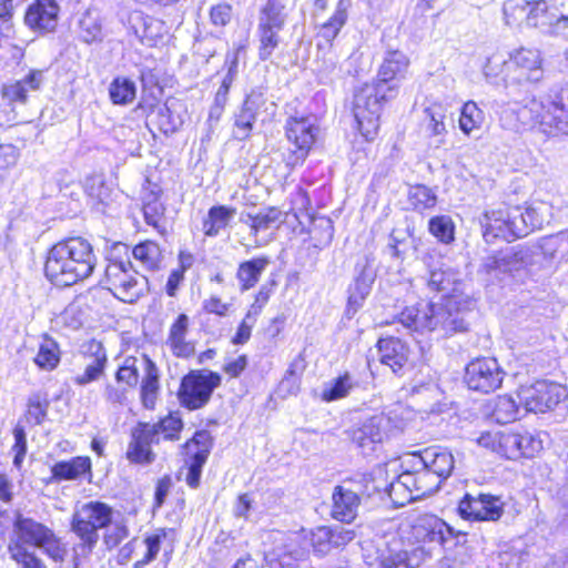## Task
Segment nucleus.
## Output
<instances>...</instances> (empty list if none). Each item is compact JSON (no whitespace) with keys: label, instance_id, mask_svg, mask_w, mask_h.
<instances>
[{"label":"nucleus","instance_id":"c9c22d12","mask_svg":"<svg viewBox=\"0 0 568 568\" xmlns=\"http://www.w3.org/2000/svg\"><path fill=\"white\" fill-rule=\"evenodd\" d=\"M240 222L247 225L251 230V234L257 237L260 233L276 227L282 223V212L276 207H268L253 213H242Z\"/></svg>","mask_w":568,"mask_h":568},{"label":"nucleus","instance_id":"39448f33","mask_svg":"<svg viewBox=\"0 0 568 568\" xmlns=\"http://www.w3.org/2000/svg\"><path fill=\"white\" fill-rule=\"evenodd\" d=\"M499 120L503 128L515 132L535 130L547 136L568 135V91L508 106Z\"/></svg>","mask_w":568,"mask_h":568},{"label":"nucleus","instance_id":"a18cd8bd","mask_svg":"<svg viewBox=\"0 0 568 568\" xmlns=\"http://www.w3.org/2000/svg\"><path fill=\"white\" fill-rule=\"evenodd\" d=\"M109 94L114 104H129L135 99V83L128 78L116 77L110 83Z\"/></svg>","mask_w":568,"mask_h":568},{"label":"nucleus","instance_id":"bf43d9fd","mask_svg":"<svg viewBox=\"0 0 568 568\" xmlns=\"http://www.w3.org/2000/svg\"><path fill=\"white\" fill-rule=\"evenodd\" d=\"M88 193L97 205V210L105 212L110 205L111 190L100 179H92L91 184L88 185Z\"/></svg>","mask_w":568,"mask_h":568},{"label":"nucleus","instance_id":"4c0bfd02","mask_svg":"<svg viewBox=\"0 0 568 568\" xmlns=\"http://www.w3.org/2000/svg\"><path fill=\"white\" fill-rule=\"evenodd\" d=\"M236 210L225 205L212 206L207 217L203 222V232L206 236L214 237L224 230L234 217Z\"/></svg>","mask_w":568,"mask_h":568},{"label":"nucleus","instance_id":"de8ad7c7","mask_svg":"<svg viewBox=\"0 0 568 568\" xmlns=\"http://www.w3.org/2000/svg\"><path fill=\"white\" fill-rule=\"evenodd\" d=\"M141 368V358L125 357L115 373L116 383L126 386L129 389L135 388L140 379Z\"/></svg>","mask_w":568,"mask_h":568},{"label":"nucleus","instance_id":"aec40b11","mask_svg":"<svg viewBox=\"0 0 568 568\" xmlns=\"http://www.w3.org/2000/svg\"><path fill=\"white\" fill-rule=\"evenodd\" d=\"M541 449L540 435L529 430L505 433L501 439V455L508 459L532 458Z\"/></svg>","mask_w":568,"mask_h":568},{"label":"nucleus","instance_id":"37998d69","mask_svg":"<svg viewBox=\"0 0 568 568\" xmlns=\"http://www.w3.org/2000/svg\"><path fill=\"white\" fill-rule=\"evenodd\" d=\"M79 36L87 42L91 43L102 39V24L100 14L94 9H88L79 19Z\"/></svg>","mask_w":568,"mask_h":568},{"label":"nucleus","instance_id":"79ce46f5","mask_svg":"<svg viewBox=\"0 0 568 568\" xmlns=\"http://www.w3.org/2000/svg\"><path fill=\"white\" fill-rule=\"evenodd\" d=\"M357 386L358 382L354 376L349 373H345L325 385L322 392V398L325 402L344 398Z\"/></svg>","mask_w":568,"mask_h":568},{"label":"nucleus","instance_id":"f704fd0d","mask_svg":"<svg viewBox=\"0 0 568 568\" xmlns=\"http://www.w3.org/2000/svg\"><path fill=\"white\" fill-rule=\"evenodd\" d=\"M349 7V0H338L332 17L320 27L317 36L325 40V43H322L323 47L333 48L334 39L347 21Z\"/></svg>","mask_w":568,"mask_h":568},{"label":"nucleus","instance_id":"423d86ee","mask_svg":"<svg viewBox=\"0 0 568 568\" xmlns=\"http://www.w3.org/2000/svg\"><path fill=\"white\" fill-rule=\"evenodd\" d=\"M97 256L89 241L70 237L54 244L47 256L44 273L55 286H71L91 276Z\"/></svg>","mask_w":568,"mask_h":568},{"label":"nucleus","instance_id":"338daca9","mask_svg":"<svg viewBox=\"0 0 568 568\" xmlns=\"http://www.w3.org/2000/svg\"><path fill=\"white\" fill-rule=\"evenodd\" d=\"M256 321L257 316L247 312L240 323L237 331L232 338V343L235 345L245 344L251 337L252 328L256 324Z\"/></svg>","mask_w":568,"mask_h":568},{"label":"nucleus","instance_id":"20e7f679","mask_svg":"<svg viewBox=\"0 0 568 568\" xmlns=\"http://www.w3.org/2000/svg\"><path fill=\"white\" fill-rule=\"evenodd\" d=\"M409 67L407 55L398 50L387 51L378 70V80L357 88L353 98V114L357 129L367 141L377 135L384 103L396 95L390 81L405 78Z\"/></svg>","mask_w":568,"mask_h":568},{"label":"nucleus","instance_id":"4be33fe9","mask_svg":"<svg viewBox=\"0 0 568 568\" xmlns=\"http://www.w3.org/2000/svg\"><path fill=\"white\" fill-rule=\"evenodd\" d=\"M509 62L518 73L519 81L538 82L544 75L542 58L537 49H516L509 54Z\"/></svg>","mask_w":568,"mask_h":568},{"label":"nucleus","instance_id":"a211bd4d","mask_svg":"<svg viewBox=\"0 0 568 568\" xmlns=\"http://www.w3.org/2000/svg\"><path fill=\"white\" fill-rule=\"evenodd\" d=\"M504 501L491 494H466L458 504V511L465 519L497 521L504 514Z\"/></svg>","mask_w":568,"mask_h":568},{"label":"nucleus","instance_id":"69168bd1","mask_svg":"<svg viewBox=\"0 0 568 568\" xmlns=\"http://www.w3.org/2000/svg\"><path fill=\"white\" fill-rule=\"evenodd\" d=\"M312 545L320 554L328 552L333 548L331 527L316 528L312 534Z\"/></svg>","mask_w":568,"mask_h":568},{"label":"nucleus","instance_id":"3c124183","mask_svg":"<svg viewBox=\"0 0 568 568\" xmlns=\"http://www.w3.org/2000/svg\"><path fill=\"white\" fill-rule=\"evenodd\" d=\"M49 408L45 394L34 393L28 399L26 419L29 424L40 425L44 422Z\"/></svg>","mask_w":568,"mask_h":568},{"label":"nucleus","instance_id":"9d476101","mask_svg":"<svg viewBox=\"0 0 568 568\" xmlns=\"http://www.w3.org/2000/svg\"><path fill=\"white\" fill-rule=\"evenodd\" d=\"M181 418L169 415L159 423H139L132 430V440L126 450V457L133 463H150L152 453L150 445L161 438L174 440L182 429Z\"/></svg>","mask_w":568,"mask_h":568},{"label":"nucleus","instance_id":"dca6fc26","mask_svg":"<svg viewBox=\"0 0 568 568\" xmlns=\"http://www.w3.org/2000/svg\"><path fill=\"white\" fill-rule=\"evenodd\" d=\"M505 372L494 357L473 359L465 369V383L471 390L488 394L501 386Z\"/></svg>","mask_w":568,"mask_h":568},{"label":"nucleus","instance_id":"9b49d317","mask_svg":"<svg viewBox=\"0 0 568 568\" xmlns=\"http://www.w3.org/2000/svg\"><path fill=\"white\" fill-rule=\"evenodd\" d=\"M480 224L486 242H493L496 239L511 242L527 235V226L520 206L503 205L486 211L480 219Z\"/></svg>","mask_w":568,"mask_h":568},{"label":"nucleus","instance_id":"e2e57ef3","mask_svg":"<svg viewBox=\"0 0 568 568\" xmlns=\"http://www.w3.org/2000/svg\"><path fill=\"white\" fill-rule=\"evenodd\" d=\"M104 542L109 549L116 547L129 535L126 526L122 523H113L104 528Z\"/></svg>","mask_w":568,"mask_h":568},{"label":"nucleus","instance_id":"09e8293b","mask_svg":"<svg viewBox=\"0 0 568 568\" xmlns=\"http://www.w3.org/2000/svg\"><path fill=\"white\" fill-rule=\"evenodd\" d=\"M519 407L511 396H498L494 400L491 416L498 424H508L516 420Z\"/></svg>","mask_w":568,"mask_h":568},{"label":"nucleus","instance_id":"b1692460","mask_svg":"<svg viewBox=\"0 0 568 568\" xmlns=\"http://www.w3.org/2000/svg\"><path fill=\"white\" fill-rule=\"evenodd\" d=\"M189 326L186 314H180L170 325L165 345L175 357L189 358L195 353L194 343L187 339Z\"/></svg>","mask_w":568,"mask_h":568},{"label":"nucleus","instance_id":"774afa93","mask_svg":"<svg viewBox=\"0 0 568 568\" xmlns=\"http://www.w3.org/2000/svg\"><path fill=\"white\" fill-rule=\"evenodd\" d=\"M232 19V7L227 3H219L210 10L211 23L215 27H225Z\"/></svg>","mask_w":568,"mask_h":568},{"label":"nucleus","instance_id":"bb28decb","mask_svg":"<svg viewBox=\"0 0 568 568\" xmlns=\"http://www.w3.org/2000/svg\"><path fill=\"white\" fill-rule=\"evenodd\" d=\"M356 270H359V273L356 275L354 284L348 288L347 303V313L352 312L353 314L363 305L375 281V273L367 258L363 263H357Z\"/></svg>","mask_w":568,"mask_h":568},{"label":"nucleus","instance_id":"052dcab7","mask_svg":"<svg viewBox=\"0 0 568 568\" xmlns=\"http://www.w3.org/2000/svg\"><path fill=\"white\" fill-rule=\"evenodd\" d=\"M280 31L281 30H272L257 27V32L260 37L258 55L261 60H267L273 54L274 50L278 47Z\"/></svg>","mask_w":568,"mask_h":568},{"label":"nucleus","instance_id":"13d9d810","mask_svg":"<svg viewBox=\"0 0 568 568\" xmlns=\"http://www.w3.org/2000/svg\"><path fill=\"white\" fill-rule=\"evenodd\" d=\"M311 233L313 234L312 239L316 241L315 246H327L334 236L333 222L325 216L317 217L313 221Z\"/></svg>","mask_w":568,"mask_h":568},{"label":"nucleus","instance_id":"8fccbe9b","mask_svg":"<svg viewBox=\"0 0 568 568\" xmlns=\"http://www.w3.org/2000/svg\"><path fill=\"white\" fill-rule=\"evenodd\" d=\"M428 231L444 244H449L455 239V224L448 215L432 217L428 222Z\"/></svg>","mask_w":568,"mask_h":568},{"label":"nucleus","instance_id":"c03bdc74","mask_svg":"<svg viewBox=\"0 0 568 568\" xmlns=\"http://www.w3.org/2000/svg\"><path fill=\"white\" fill-rule=\"evenodd\" d=\"M143 214L146 224L160 229L161 223L163 221L165 207L163 203L160 201L159 192L149 191L143 197Z\"/></svg>","mask_w":568,"mask_h":568},{"label":"nucleus","instance_id":"58836bf2","mask_svg":"<svg viewBox=\"0 0 568 568\" xmlns=\"http://www.w3.org/2000/svg\"><path fill=\"white\" fill-rule=\"evenodd\" d=\"M285 6L281 0H267L261 10L258 28L282 30L286 22Z\"/></svg>","mask_w":568,"mask_h":568},{"label":"nucleus","instance_id":"6e6552de","mask_svg":"<svg viewBox=\"0 0 568 568\" xmlns=\"http://www.w3.org/2000/svg\"><path fill=\"white\" fill-rule=\"evenodd\" d=\"M105 283L114 296L125 303L135 302L148 288V278L133 268L130 247L116 243L108 257L104 270Z\"/></svg>","mask_w":568,"mask_h":568},{"label":"nucleus","instance_id":"412c9836","mask_svg":"<svg viewBox=\"0 0 568 568\" xmlns=\"http://www.w3.org/2000/svg\"><path fill=\"white\" fill-rule=\"evenodd\" d=\"M266 103L264 93L261 90H252L244 100L240 111L235 113L233 136L236 140H246L253 130L256 115Z\"/></svg>","mask_w":568,"mask_h":568},{"label":"nucleus","instance_id":"1a4fd4ad","mask_svg":"<svg viewBox=\"0 0 568 568\" xmlns=\"http://www.w3.org/2000/svg\"><path fill=\"white\" fill-rule=\"evenodd\" d=\"M112 518V507L102 501L92 500L74 507L71 530L80 539L83 551H92L99 540V530L108 527Z\"/></svg>","mask_w":568,"mask_h":568},{"label":"nucleus","instance_id":"393cba45","mask_svg":"<svg viewBox=\"0 0 568 568\" xmlns=\"http://www.w3.org/2000/svg\"><path fill=\"white\" fill-rule=\"evenodd\" d=\"M450 114L449 106L443 102H434L425 109L424 130L436 148L443 145L448 133L446 120Z\"/></svg>","mask_w":568,"mask_h":568},{"label":"nucleus","instance_id":"f03ea898","mask_svg":"<svg viewBox=\"0 0 568 568\" xmlns=\"http://www.w3.org/2000/svg\"><path fill=\"white\" fill-rule=\"evenodd\" d=\"M455 530L439 517L420 514L405 518L396 528L392 523L377 540L381 568H419L426 557L439 550Z\"/></svg>","mask_w":568,"mask_h":568},{"label":"nucleus","instance_id":"0eeeda50","mask_svg":"<svg viewBox=\"0 0 568 568\" xmlns=\"http://www.w3.org/2000/svg\"><path fill=\"white\" fill-rule=\"evenodd\" d=\"M504 16L509 26L539 28L568 40V16L559 11L557 0H507Z\"/></svg>","mask_w":568,"mask_h":568},{"label":"nucleus","instance_id":"a19ab883","mask_svg":"<svg viewBox=\"0 0 568 568\" xmlns=\"http://www.w3.org/2000/svg\"><path fill=\"white\" fill-rule=\"evenodd\" d=\"M523 212L528 235L534 230L541 229L545 223H549L552 206L548 202L534 200Z\"/></svg>","mask_w":568,"mask_h":568},{"label":"nucleus","instance_id":"5fc2aeb1","mask_svg":"<svg viewBox=\"0 0 568 568\" xmlns=\"http://www.w3.org/2000/svg\"><path fill=\"white\" fill-rule=\"evenodd\" d=\"M505 270L504 252L485 257L480 267V272L486 275V281L491 283L503 281L506 275Z\"/></svg>","mask_w":568,"mask_h":568},{"label":"nucleus","instance_id":"ddd939ff","mask_svg":"<svg viewBox=\"0 0 568 568\" xmlns=\"http://www.w3.org/2000/svg\"><path fill=\"white\" fill-rule=\"evenodd\" d=\"M221 376L212 371H191L181 382L179 398L189 409H199L205 406L214 389L221 384Z\"/></svg>","mask_w":568,"mask_h":568},{"label":"nucleus","instance_id":"cd10ccee","mask_svg":"<svg viewBox=\"0 0 568 568\" xmlns=\"http://www.w3.org/2000/svg\"><path fill=\"white\" fill-rule=\"evenodd\" d=\"M85 357L88 359L84 372L75 376L74 382L78 385H87L98 381L105 368L108 356L102 343L92 339L85 348Z\"/></svg>","mask_w":568,"mask_h":568},{"label":"nucleus","instance_id":"6ab92c4d","mask_svg":"<svg viewBox=\"0 0 568 568\" xmlns=\"http://www.w3.org/2000/svg\"><path fill=\"white\" fill-rule=\"evenodd\" d=\"M212 445L211 434L207 430H199L184 446L185 454L190 459L185 480L191 488H196L200 484L202 467L210 455Z\"/></svg>","mask_w":568,"mask_h":568},{"label":"nucleus","instance_id":"2eb2a0df","mask_svg":"<svg viewBox=\"0 0 568 568\" xmlns=\"http://www.w3.org/2000/svg\"><path fill=\"white\" fill-rule=\"evenodd\" d=\"M517 395L527 412L545 413L567 397V389L556 383L537 381L530 385H521Z\"/></svg>","mask_w":568,"mask_h":568},{"label":"nucleus","instance_id":"864d4df0","mask_svg":"<svg viewBox=\"0 0 568 568\" xmlns=\"http://www.w3.org/2000/svg\"><path fill=\"white\" fill-rule=\"evenodd\" d=\"M60 362L58 344L52 339H45L39 347L34 363L42 369L51 371Z\"/></svg>","mask_w":568,"mask_h":568},{"label":"nucleus","instance_id":"2f4dec72","mask_svg":"<svg viewBox=\"0 0 568 568\" xmlns=\"http://www.w3.org/2000/svg\"><path fill=\"white\" fill-rule=\"evenodd\" d=\"M144 376L141 381L140 397L143 407L154 409L160 390V373L155 363L146 355L141 357Z\"/></svg>","mask_w":568,"mask_h":568},{"label":"nucleus","instance_id":"49530a36","mask_svg":"<svg viewBox=\"0 0 568 568\" xmlns=\"http://www.w3.org/2000/svg\"><path fill=\"white\" fill-rule=\"evenodd\" d=\"M484 112L480 110L476 102L467 101L464 103L460 116H459V129L466 135L475 130H478L484 122Z\"/></svg>","mask_w":568,"mask_h":568},{"label":"nucleus","instance_id":"f3484780","mask_svg":"<svg viewBox=\"0 0 568 568\" xmlns=\"http://www.w3.org/2000/svg\"><path fill=\"white\" fill-rule=\"evenodd\" d=\"M396 427L390 416L382 413L366 418L354 427L351 433L352 442L368 455L375 450L376 446L387 439Z\"/></svg>","mask_w":568,"mask_h":568},{"label":"nucleus","instance_id":"6e6d98bb","mask_svg":"<svg viewBox=\"0 0 568 568\" xmlns=\"http://www.w3.org/2000/svg\"><path fill=\"white\" fill-rule=\"evenodd\" d=\"M408 200L417 211L432 209L437 203V196L434 191L425 185L412 186L408 193Z\"/></svg>","mask_w":568,"mask_h":568},{"label":"nucleus","instance_id":"e433bc0d","mask_svg":"<svg viewBox=\"0 0 568 568\" xmlns=\"http://www.w3.org/2000/svg\"><path fill=\"white\" fill-rule=\"evenodd\" d=\"M90 471L91 460L89 457H73L70 460L58 462L51 467V481L75 480Z\"/></svg>","mask_w":568,"mask_h":568},{"label":"nucleus","instance_id":"a878e982","mask_svg":"<svg viewBox=\"0 0 568 568\" xmlns=\"http://www.w3.org/2000/svg\"><path fill=\"white\" fill-rule=\"evenodd\" d=\"M332 498V517L342 523H352L356 518L361 506L358 493L344 483L335 487Z\"/></svg>","mask_w":568,"mask_h":568},{"label":"nucleus","instance_id":"603ef678","mask_svg":"<svg viewBox=\"0 0 568 568\" xmlns=\"http://www.w3.org/2000/svg\"><path fill=\"white\" fill-rule=\"evenodd\" d=\"M8 551L11 559L18 564L19 568H45L44 564L34 552L29 551L19 542H9Z\"/></svg>","mask_w":568,"mask_h":568},{"label":"nucleus","instance_id":"72a5a7b5","mask_svg":"<svg viewBox=\"0 0 568 568\" xmlns=\"http://www.w3.org/2000/svg\"><path fill=\"white\" fill-rule=\"evenodd\" d=\"M270 264L271 258L268 256H257L240 263L236 271L240 290L245 292L253 288Z\"/></svg>","mask_w":568,"mask_h":568},{"label":"nucleus","instance_id":"7c9ffc66","mask_svg":"<svg viewBox=\"0 0 568 568\" xmlns=\"http://www.w3.org/2000/svg\"><path fill=\"white\" fill-rule=\"evenodd\" d=\"M381 364L388 366L393 373H398L408 361V347L399 338H381L377 343Z\"/></svg>","mask_w":568,"mask_h":568},{"label":"nucleus","instance_id":"f257e3e1","mask_svg":"<svg viewBox=\"0 0 568 568\" xmlns=\"http://www.w3.org/2000/svg\"><path fill=\"white\" fill-rule=\"evenodd\" d=\"M423 263L427 270V288L443 296L437 303L422 301L406 306L397 315L396 323L408 332L429 333L436 338L467 331L465 314L470 310L473 301L464 292L465 283L460 272L436 252L425 254Z\"/></svg>","mask_w":568,"mask_h":568},{"label":"nucleus","instance_id":"c756f323","mask_svg":"<svg viewBox=\"0 0 568 568\" xmlns=\"http://www.w3.org/2000/svg\"><path fill=\"white\" fill-rule=\"evenodd\" d=\"M165 537V532H156L148 536L143 541L132 539L126 542L119 551V559L121 564L128 562L132 554L140 547L145 546V554L142 559L134 562V568H144L148 564L153 561L161 547L162 539Z\"/></svg>","mask_w":568,"mask_h":568},{"label":"nucleus","instance_id":"ea45409f","mask_svg":"<svg viewBox=\"0 0 568 568\" xmlns=\"http://www.w3.org/2000/svg\"><path fill=\"white\" fill-rule=\"evenodd\" d=\"M131 254L144 270L155 271L160 268V264L162 261V252L160 246L155 242H142L133 247Z\"/></svg>","mask_w":568,"mask_h":568},{"label":"nucleus","instance_id":"0e129e2a","mask_svg":"<svg viewBox=\"0 0 568 568\" xmlns=\"http://www.w3.org/2000/svg\"><path fill=\"white\" fill-rule=\"evenodd\" d=\"M156 115L159 128L165 134L174 133L182 124V120L179 116L174 118L168 105L161 106Z\"/></svg>","mask_w":568,"mask_h":568},{"label":"nucleus","instance_id":"5701e85b","mask_svg":"<svg viewBox=\"0 0 568 568\" xmlns=\"http://www.w3.org/2000/svg\"><path fill=\"white\" fill-rule=\"evenodd\" d=\"M296 539V537L292 538L278 534L276 538L277 546L265 552V561L270 568H286L292 566L294 561L305 557L306 551L298 545Z\"/></svg>","mask_w":568,"mask_h":568},{"label":"nucleus","instance_id":"473e14b6","mask_svg":"<svg viewBox=\"0 0 568 568\" xmlns=\"http://www.w3.org/2000/svg\"><path fill=\"white\" fill-rule=\"evenodd\" d=\"M130 23L135 36L148 45H153L165 32V26L161 20L142 12L132 13Z\"/></svg>","mask_w":568,"mask_h":568},{"label":"nucleus","instance_id":"4468645a","mask_svg":"<svg viewBox=\"0 0 568 568\" xmlns=\"http://www.w3.org/2000/svg\"><path fill=\"white\" fill-rule=\"evenodd\" d=\"M316 132L313 116H292L286 121L285 134L294 146L284 158L287 166L294 168L305 161L315 142Z\"/></svg>","mask_w":568,"mask_h":568},{"label":"nucleus","instance_id":"c85d7f7f","mask_svg":"<svg viewBox=\"0 0 568 568\" xmlns=\"http://www.w3.org/2000/svg\"><path fill=\"white\" fill-rule=\"evenodd\" d=\"M58 11L54 0H37L28 8L24 21L32 29L51 31L57 26Z\"/></svg>","mask_w":568,"mask_h":568},{"label":"nucleus","instance_id":"7ed1b4c3","mask_svg":"<svg viewBox=\"0 0 568 568\" xmlns=\"http://www.w3.org/2000/svg\"><path fill=\"white\" fill-rule=\"evenodd\" d=\"M404 471L395 481L376 486L375 490H384L397 505L403 506L415 497L427 496L437 491L455 467L452 452L442 446H429L404 456Z\"/></svg>","mask_w":568,"mask_h":568},{"label":"nucleus","instance_id":"680f3d73","mask_svg":"<svg viewBox=\"0 0 568 568\" xmlns=\"http://www.w3.org/2000/svg\"><path fill=\"white\" fill-rule=\"evenodd\" d=\"M506 274H513L525 268L530 261V252L528 248H517L504 252Z\"/></svg>","mask_w":568,"mask_h":568},{"label":"nucleus","instance_id":"4d7b16f0","mask_svg":"<svg viewBox=\"0 0 568 568\" xmlns=\"http://www.w3.org/2000/svg\"><path fill=\"white\" fill-rule=\"evenodd\" d=\"M337 55L333 48L328 49L317 43V55L315 59V69L321 77H329L337 69Z\"/></svg>","mask_w":568,"mask_h":568},{"label":"nucleus","instance_id":"f8f14e48","mask_svg":"<svg viewBox=\"0 0 568 568\" xmlns=\"http://www.w3.org/2000/svg\"><path fill=\"white\" fill-rule=\"evenodd\" d=\"M13 529L16 539H11L10 542H19L22 546H34L54 561H62L64 559L67 554L65 547L53 530L45 525L32 518L24 517L21 514H17Z\"/></svg>","mask_w":568,"mask_h":568}]
</instances>
